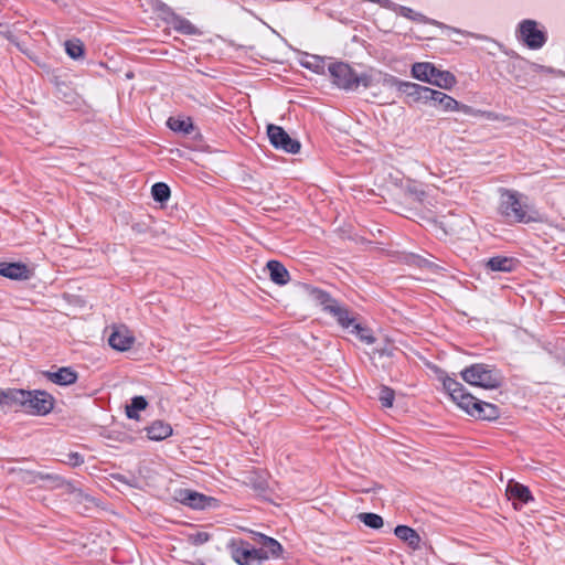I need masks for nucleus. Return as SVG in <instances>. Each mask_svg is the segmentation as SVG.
I'll use <instances>...</instances> for the list:
<instances>
[{
	"label": "nucleus",
	"instance_id": "nucleus-36",
	"mask_svg": "<svg viewBox=\"0 0 565 565\" xmlns=\"http://www.w3.org/2000/svg\"><path fill=\"white\" fill-rule=\"evenodd\" d=\"M188 540L193 545H202L210 540V535L206 532H195L190 534Z\"/></svg>",
	"mask_w": 565,
	"mask_h": 565
},
{
	"label": "nucleus",
	"instance_id": "nucleus-22",
	"mask_svg": "<svg viewBox=\"0 0 565 565\" xmlns=\"http://www.w3.org/2000/svg\"><path fill=\"white\" fill-rule=\"evenodd\" d=\"M518 262L511 257L495 256L487 262V267L492 271L510 273L515 269Z\"/></svg>",
	"mask_w": 565,
	"mask_h": 565
},
{
	"label": "nucleus",
	"instance_id": "nucleus-16",
	"mask_svg": "<svg viewBox=\"0 0 565 565\" xmlns=\"http://www.w3.org/2000/svg\"><path fill=\"white\" fill-rule=\"evenodd\" d=\"M427 86H422L412 82H403L399 84V92L404 93L413 102L427 103Z\"/></svg>",
	"mask_w": 565,
	"mask_h": 565
},
{
	"label": "nucleus",
	"instance_id": "nucleus-38",
	"mask_svg": "<svg viewBox=\"0 0 565 565\" xmlns=\"http://www.w3.org/2000/svg\"><path fill=\"white\" fill-rule=\"evenodd\" d=\"M252 554H253V562H263V561H266L269 558V556L267 555V552L265 548L260 547V548H254L252 547Z\"/></svg>",
	"mask_w": 565,
	"mask_h": 565
},
{
	"label": "nucleus",
	"instance_id": "nucleus-29",
	"mask_svg": "<svg viewBox=\"0 0 565 565\" xmlns=\"http://www.w3.org/2000/svg\"><path fill=\"white\" fill-rule=\"evenodd\" d=\"M65 51L71 58H81L84 55V44L77 39L68 40L65 42Z\"/></svg>",
	"mask_w": 565,
	"mask_h": 565
},
{
	"label": "nucleus",
	"instance_id": "nucleus-7",
	"mask_svg": "<svg viewBox=\"0 0 565 565\" xmlns=\"http://www.w3.org/2000/svg\"><path fill=\"white\" fill-rule=\"evenodd\" d=\"M267 135L270 143L276 148L288 153H298L300 150V142L292 139L280 126L268 125Z\"/></svg>",
	"mask_w": 565,
	"mask_h": 565
},
{
	"label": "nucleus",
	"instance_id": "nucleus-18",
	"mask_svg": "<svg viewBox=\"0 0 565 565\" xmlns=\"http://www.w3.org/2000/svg\"><path fill=\"white\" fill-rule=\"evenodd\" d=\"M254 539L257 541L258 544L262 545L263 548L266 550L269 558L270 557L276 558L281 555L282 546L277 540L269 537L265 534L258 533V532L254 533Z\"/></svg>",
	"mask_w": 565,
	"mask_h": 565
},
{
	"label": "nucleus",
	"instance_id": "nucleus-34",
	"mask_svg": "<svg viewBox=\"0 0 565 565\" xmlns=\"http://www.w3.org/2000/svg\"><path fill=\"white\" fill-rule=\"evenodd\" d=\"M310 295L315 300L323 305L324 308L327 307V305L335 302L334 300L330 299V297L326 292L319 289H311Z\"/></svg>",
	"mask_w": 565,
	"mask_h": 565
},
{
	"label": "nucleus",
	"instance_id": "nucleus-4",
	"mask_svg": "<svg viewBox=\"0 0 565 565\" xmlns=\"http://www.w3.org/2000/svg\"><path fill=\"white\" fill-rule=\"evenodd\" d=\"M329 73L333 83L342 89L355 90L359 87L367 88L366 73L356 74L352 67L343 62L329 65Z\"/></svg>",
	"mask_w": 565,
	"mask_h": 565
},
{
	"label": "nucleus",
	"instance_id": "nucleus-9",
	"mask_svg": "<svg viewBox=\"0 0 565 565\" xmlns=\"http://www.w3.org/2000/svg\"><path fill=\"white\" fill-rule=\"evenodd\" d=\"M33 270L23 263H0V276L13 280H28L32 277Z\"/></svg>",
	"mask_w": 565,
	"mask_h": 565
},
{
	"label": "nucleus",
	"instance_id": "nucleus-11",
	"mask_svg": "<svg viewBox=\"0 0 565 565\" xmlns=\"http://www.w3.org/2000/svg\"><path fill=\"white\" fill-rule=\"evenodd\" d=\"M231 556L238 565H252L253 554L252 546L249 543L243 540H233L228 544Z\"/></svg>",
	"mask_w": 565,
	"mask_h": 565
},
{
	"label": "nucleus",
	"instance_id": "nucleus-33",
	"mask_svg": "<svg viewBox=\"0 0 565 565\" xmlns=\"http://www.w3.org/2000/svg\"><path fill=\"white\" fill-rule=\"evenodd\" d=\"M352 333L356 334L362 341H364L367 344H372L374 342V338L370 333V331L359 323L353 326V329L351 331Z\"/></svg>",
	"mask_w": 565,
	"mask_h": 565
},
{
	"label": "nucleus",
	"instance_id": "nucleus-8",
	"mask_svg": "<svg viewBox=\"0 0 565 565\" xmlns=\"http://www.w3.org/2000/svg\"><path fill=\"white\" fill-rule=\"evenodd\" d=\"M398 13L402 17H404V18H407L409 20H413V21H416V22H419V23H430V24L437 25V26L448 31L449 34L450 33H457V34L469 35V36H472L475 39H486L484 36H481V35L475 34V33L461 31L459 29L445 25V24H443V23H440V22H438L436 20H430L427 17H425L424 14H422L419 12H416L413 9L407 8V7H399L398 8Z\"/></svg>",
	"mask_w": 565,
	"mask_h": 565
},
{
	"label": "nucleus",
	"instance_id": "nucleus-40",
	"mask_svg": "<svg viewBox=\"0 0 565 565\" xmlns=\"http://www.w3.org/2000/svg\"><path fill=\"white\" fill-rule=\"evenodd\" d=\"M408 192L415 200L422 202L424 200L425 192L422 189H418L417 185H413L408 188Z\"/></svg>",
	"mask_w": 565,
	"mask_h": 565
},
{
	"label": "nucleus",
	"instance_id": "nucleus-2",
	"mask_svg": "<svg viewBox=\"0 0 565 565\" xmlns=\"http://www.w3.org/2000/svg\"><path fill=\"white\" fill-rule=\"evenodd\" d=\"M500 213L518 223L543 221V216L527 198L513 190L501 191Z\"/></svg>",
	"mask_w": 565,
	"mask_h": 565
},
{
	"label": "nucleus",
	"instance_id": "nucleus-30",
	"mask_svg": "<svg viewBox=\"0 0 565 565\" xmlns=\"http://www.w3.org/2000/svg\"><path fill=\"white\" fill-rule=\"evenodd\" d=\"M359 520L371 529H381L384 524L383 518L375 513H360Z\"/></svg>",
	"mask_w": 565,
	"mask_h": 565
},
{
	"label": "nucleus",
	"instance_id": "nucleus-19",
	"mask_svg": "<svg viewBox=\"0 0 565 565\" xmlns=\"http://www.w3.org/2000/svg\"><path fill=\"white\" fill-rule=\"evenodd\" d=\"M47 379L58 385H71L76 382L77 374L71 367H61L55 372H47Z\"/></svg>",
	"mask_w": 565,
	"mask_h": 565
},
{
	"label": "nucleus",
	"instance_id": "nucleus-41",
	"mask_svg": "<svg viewBox=\"0 0 565 565\" xmlns=\"http://www.w3.org/2000/svg\"><path fill=\"white\" fill-rule=\"evenodd\" d=\"M258 488H259V489H264V484H263V483H259V484H258Z\"/></svg>",
	"mask_w": 565,
	"mask_h": 565
},
{
	"label": "nucleus",
	"instance_id": "nucleus-5",
	"mask_svg": "<svg viewBox=\"0 0 565 565\" xmlns=\"http://www.w3.org/2000/svg\"><path fill=\"white\" fill-rule=\"evenodd\" d=\"M518 38L531 50L543 47L547 38L546 32L540 29L539 22L525 19L519 23Z\"/></svg>",
	"mask_w": 565,
	"mask_h": 565
},
{
	"label": "nucleus",
	"instance_id": "nucleus-12",
	"mask_svg": "<svg viewBox=\"0 0 565 565\" xmlns=\"http://www.w3.org/2000/svg\"><path fill=\"white\" fill-rule=\"evenodd\" d=\"M178 500L192 509L199 510L211 507L215 502L213 498L191 490H181Z\"/></svg>",
	"mask_w": 565,
	"mask_h": 565
},
{
	"label": "nucleus",
	"instance_id": "nucleus-32",
	"mask_svg": "<svg viewBox=\"0 0 565 565\" xmlns=\"http://www.w3.org/2000/svg\"><path fill=\"white\" fill-rule=\"evenodd\" d=\"M395 393L387 386H382L379 394V399L384 407H392L394 402Z\"/></svg>",
	"mask_w": 565,
	"mask_h": 565
},
{
	"label": "nucleus",
	"instance_id": "nucleus-15",
	"mask_svg": "<svg viewBox=\"0 0 565 565\" xmlns=\"http://www.w3.org/2000/svg\"><path fill=\"white\" fill-rule=\"evenodd\" d=\"M29 395L25 394L24 390L18 388H0V407L17 408L21 409V405L24 398Z\"/></svg>",
	"mask_w": 565,
	"mask_h": 565
},
{
	"label": "nucleus",
	"instance_id": "nucleus-37",
	"mask_svg": "<svg viewBox=\"0 0 565 565\" xmlns=\"http://www.w3.org/2000/svg\"><path fill=\"white\" fill-rule=\"evenodd\" d=\"M64 462L72 467H77L84 462V458L78 452H71L66 455V459L64 460Z\"/></svg>",
	"mask_w": 565,
	"mask_h": 565
},
{
	"label": "nucleus",
	"instance_id": "nucleus-35",
	"mask_svg": "<svg viewBox=\"0 0 565 565\" xmlns=\"http://www.w3.org/2000/svg\"><path fill=\"white\" fill-rule=\"evenodd\" d=\"M310 295L315 300L323 305L324 308L327 307V305L335 302L334 300L330 299V297L326 292L319 289H311Z\"/></svg>",
	"mask_w": 565,
	"mask_h": 565
},
{
	"label": "nucleus",
	"instance_id": "nucleus-27",
	"mask_svg": "<svg viewBox=\"0 0 565 565\" xmlns=\"http://www.w3.org/2000/svg\"><path fill=\"white\" fill-rule=\"evenodd\" d=\"M148 403L142 396H135L131 399V404L126 406V415L131 419H139L138 412L143 411Z\"/></svg>",
	"mask_w": 565,
	"mask_h": 565
},
{
	"label": "nucleus",
	"instance_id": "nucleus-25",
	"mask_svg": "<svg viewBox=\"0 0 565 565\" xmlns=\"http://www.w3.org/2000/svg\"><path fill=\"white\" fill-rule=\"evenodd\" d=\"M172 434V428L163 422H154L147 428V435L152 440H162Z\"/></svg>",
	"mask_w": 565,
	"mask_h": 565
},
{
	"label": "nucleus",
	"instance_id": "nucleus-6",
	"mask_svg": "<svg viewBox=\"0 0 565 565\" xmlns=\"http://www.w3.org/2000/svg\"><path fill=\"white\" fill-rule=\"evenodd\" d=\"M29 396L21 405V411L32 415H46L54 406V398L44 391H25Z\"/></svg>",
	"mask_w": 565,
	"mask_h": 565
},
{
	"label": "nucleus",
	"instance_id": "nucleus-24",
	"mask_svg": "<svg viewBox=\"0 0 565 565\" xmlns=\"http://www.w3.org/2000/svg\"><path fill=\"white\" fill-rule=\"evenodd\" d=\"M456 83L457 79L452 73L439 68H436L433 79L429 82V84L438 86L443 89H451Z\"/></svg>",
	"mask_w": 565,
	"mask_h": 565
},
{
	"label": "nucleus",
	"instance_id": "nucleus-31",
	"mask_svg": "<svg viewBox=\"0 0 565 565\" xmlns=\"http://www.w3.org/2000/svg\"><path fill=\"white\" fill-rule=\"evenodd\" d=\"M151 194L158 202H166L170 198V189L166 183L158 182L152 185Z\"/></svg>",
	"mask_w": 565,
	"mask_h": 565
},
{
	"label": "nucleus",
	"instance_id": "nucleus-10",
	"mask_svg": "<svg viewBox=\"0 0 565 565\" xmlns=\"http://www.w3.org/2000/svg\"><path fill=\"white\" fill-rule=\"evenodd\" d=\"M109 345L117 351L129 350L135 338L132 332L125 326L115 327L108 339Z\"/></svg>",
	"mask_w": 565,
	"mask_h": 565
},
{
	"label": "nucleus",
	"instance_id": "nucleus-23",
	"mask_svg": "<svg viewBox=\"0 0 565 565\" xmlns=\"http://www.w3.org/2000/svg\"><path fill=\"white\" fill-rule=\"evenodd\" d=\"M436 66L429 62H418L412 66V75L414 78L429 83L436 72Z\"/></svg>",
	"mask_w": 565,
	"mask_h": 565
},
{
	"label": "nucleus",
	"instance_id": "nucleus-1",
	"mask_svg": "<svg viewBox=\"0 0 565 565\" xmlns=\"http://www.w3.org/2000/svg\"><path fill=\"white\" fill-rule=\"evenodd\" d=\"M439 379L451 399L469 415L483 420H494L499 417L500 412L495 405L477 399L455 379L447 375Z\"/></svg>",
	"mask_w": 565,
	"mask_h": 565
},
{
	"label": "nucleus",
	"instance_id": "nucleus-17",
	"mask_svg": "<svg viewBox=\"0 0 565 565\" xmlns=\"http://www.w3.org/2000/svg\"><path fill=\"white\" fill-rule=\"evenodd\" d=\"M266 267L268 269L269 277L273 282L284 286L289 281V273L281 263L277 260H269Z\"/></svg>",
	"mask_w": 565,
	"mask_h": 565
},
{
	"label": "nucleus",
	"instance_id": "nucleus-3",
	"mask_svg": "<svg viewBox=\"0 0 565 565\" xmlns=\"http://www.w3.org/2000/svg\"><path fill=\"white\" fill-rule=\"evenodd\" d=\"M462 380L472 386L486 390L498 388L501 385V375L492 366L484 363H476L460 372Z\"/></svg>",
	"mask_w": 565,
	"mask_h": 565
},
{
	"label": "nucleus",
	"instance_id": "nucleus-20",
	"mask_svg": "<svg viewBox=\"0 0 565 565\" xmlns=\"http://www.w3.org/2000/svg\"><path fill=\"white\" fill-rule=\"evenodd\" d=\"M326 310L335 317L339 324L345 329H349L350 327L353 328V326L356 324L354 319L350 317L349 311L337 302L327 305Z\"/></svg>",
	"mask_w": 565,
	"mask_h": 565
},
{
	"label": "nucleus",
	"instance_id": "nucleus-14",
	"mask_svg": "<svg viewBox=\"0 0 565 565\" xmlns=\"http://www.w3.org/2000/svg\"><path fill=\"white\" fill-rule=\"evenodd\" d=\"M367 77V88H372L376 85L382 86L384 88H396L399 90V84H403V81L390 75L383 74L379 71H370L366 73Z\"/></svg>",
	"mask_w": 565,
	"mask_h": 565
},
{
	"label": "nucleus",
	"instance_id": "nucleus-28",
	"mask_svg": "<svg viewBox=\"0 0 565 565\" xmlns=\"http://www.w3.org/2000/svg\"><path fill=\"white\" fill-rule=\"evenodd\" d=\"M508 492L510 493L511 497L518 498L522 502H529L530 500H532L530 490L525 486L520 483L509 484Z\"/></svg>",
	"mask_w": 565,
	"mask_h": 565
},
{
	"label": "nucleus",
	"instance_id": "nucleus-39",
	"mask_svg": "<svg viewBox=\"0 0 565 565\" xmlns=\"http://www.w3.org/2000/svg\"><path fill=\"white\" fill-rule=\"evenodd\" d=\"M395 347L391 343L385 344L383 348H376L373 354H379L380 356H392Z\"/></svg>",
	"mask_w": 565,
	"mask_h": 565
},
{
	"label": "nucleus",
	"instance_id": "nucleus-21",
	"mask_svg": "<svg viewBox=\"0 0 565 565\" xmlns=\"http://www.w3.org/2000/svg\"><path fill=\"white\" fill-rule=\"evenodd\" d=\"M394 533L399 540L407 543L412 548L416 550L419 547L420 537L414 529L407 525H397L394 530Z\"/></svg>",
	"mask_w": 565,
	"mask_h": 565
},
{
	"label": "nucleus",
	"instance_id": "nucleus-26",
	"mask_svg": "<svg viewBox=\"0 0 565 565\" xmlns=\"http://www.w3.org/2000/svg\"><path fill=\"white\" fill-rule=\"evenodd\" d=\"M168 127L175 132L189 134L193 129L190 118L170 117L167 121Z\"/></svg>",
	"mask_w": 565,
	"mask_h": 565
},
{
	"label": "nucleus",
	"instance_id": "nucleus-13",
	"mask_svg": "<svg viewBox=\"0 0 565 565\" xmlns=\"http://www.w3.org/2000/svg\"><path fill=\"white\" fill-rule=\"evenodd\" d=\"M427 103H433L434 106L439 107L444 111H456L459 109V103L455 98L433 88H428Z\"/></svg>",
	"mask_w": 565,
	"mask_h": 565
}]
</instances>
